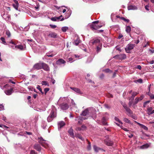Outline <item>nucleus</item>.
Instances as JSON below:
<instances>
[{
  "instance_id": "54",
  "label": "nucleus",
  "mask_w": 154,
  "mask_h": 154,
  "mask_svg": "<svg viewBox=\"0 0 154 154\" xmlns=\"http://www.w3.org/2000/svg\"><path fill=\"white\" fill-rule=\"evenodd\" d=\"M47 56H48L49 57H53L54 55H55V54H49V53H47Z\"/></svg>"
},
{
  "instance_id": "19",
  "label": "nucleus",
  "mask_w": 154,
  "mask_h": 154,
  "mask_svg": "<svg viewBox=\"0 0 154 154\" xmlns=\"http://www.w3.org/2000/svg\"><path fill=\"white\" fill-rule=\"evenodd\" d=\"M68 132L71 137L74 138V135L73 133V130L72 129V128H70L68 130Z\"/></svg>"
},
{
  "instance_id": "35",
  "label": "nucleus",
  "mask_w": 154,
  "mask_h": 154,
  "mask_svg": "<svg viewBox=\"0 0 154 154\" xmlns=\"http://www.w3.org/2000/svg\"><path fill=\"white\" fill-rule=\"evenodd\" d=\"M102 123L103 124L106 125L107 124V123L106 122V120L104 117H103L102 119Z\"/></svg>"
},
{
  "instance_id": "8",
  "label": "nucleus",
  "mask_w": 154,
  "mask_h": 154,
  "mask_svg": "<svg viewBox=\"0 0 154 154\" xmlns=\"http://www.w3.org/2000/svg\"><path fill=\"white\" fill-rule=\"evenodd\" d=\"M66 101L68 103H71V104L70 105V106H72V107H75V104L74 102V101L73 99H72L70 98H69L68 97H66Z\"/></svg>"
},
{
  "instance_id": "40",
  "label": "nucleus",
  "mask_w": 154,
  "mask_h": 154,
  "mask_svg": "<svg viewBox=\"0 0 154 154\" xmlns=\"http://www.w3.org/2000/svg\"><path fill=\"white\" fill-rule=\"evenodd\" d=\"M115 119L116 121L118 122H119L122 125L123 124V123L117 117H115Z\"/></svg>"
},
{
  "instance_id": "1",
  "label": "nucleus",
  "mask_w": 154,
  "mask_h": 154,
  "mask_svg": "<svg viewBox=\"0 0 154 154\" xmlns=\"http://www.w3.org/2000/svg\"><path fill=\"white\" fill-rule=\"evenodd\" d=\"M96 110L94 108L92 107L89 108L82 111L81 115L83 116L90 115L93 119H95L96 117Z\"/></svg>"
},
{
  "instance_id": "59",
  "label": "nucleus",
  "mask_w": 154,
  "mask_h": 154,
  "mask_svg": "<svg viewBox=\"0 0 154 154\" xmlns=\"http://www.w3.org/2000/svg\"><path fill=\"white\" fill-rule=\"evenodd\" d=\"M4 109V106L2 105H0V111L3 110Z\"/></svg>"
},
{
  "instance_id": "42",
  "label": "nucleus",
  "mask_w": 154,
  "mask_h": 154,
  "mask_svg": "<svg viewBox=\"0 0 154 154\" xmlns=\"http://www.w3.org/2000/svg\"><path fill=\"white\" fill-rule=\"evenodd\" d=\"M6 34L8 36V37H10L11 36V33L9 30L6 31Z\"/></svg>"
},
{
  "instance_id": "34",
  "label": "nucleus",
  "mask_w": 154,
  "mask_h": 154,
  "mask_svg": "<svg viewBox=\"0 0 154 154\" xmlns=\"http://www.w3.org/2000/svg\"><path fill=\"white\" fill-rule=\"evenodd\" d=\"M68 29V27L67 26H64L62 27L61 28L63 32H65Z\"/></svg>"
},
{
  "instance_id": "29",
  "label": "nucleus",
  "mask_w": 154,
  "mask_h": 154,
  "mask_svg": "<svg viewBox=\"0 0 154 154\" xmlns=\"http://www.w3.org/2000/svg\"><path fill=\"white\" fill-rule=\"evenodd\" d=\"M102 45H99L97 47V53L100 52L101 49Z\"/></svg>"
},
{
  "instance_id": "45",
  "label": "nucleus",
  "mask_w": 154,
  "mask_h": 154,
  "mask_svg": "<svg viewBox=\"0 0 154 154\" xmlns=\"http://www.w3.org/2000/svg\"><path fill=\"white\" fill-rule=\"evenodd\" d=\"M141 128L143 129L144 130H148V128L145 126L143 125H142L141 126Z\"/></svg>"
},
{
  "instance_id": "44",
  "label": "nucleus",
  "mask_w": 154,
  "mask_h": 154,
  "mask_svg": "<svg viewBox=\"0 0 154 154\" xmlns=\"http://www.w3.org/2000/svg\"><path fill=\"white\" fill-rule=\"evenodd\" d=\"M150 102V101H147L143 103V107H145L146 106L147 104L149 103Z\"/></svg>"
},
{
  "instance_id": "27",
  "label": "nucleus",
  "mask_w": 154,
  "mask_h": 154,
  "mask_svg": "<svg viewBox=\"0 0 154 154\" xmlns=\"http://www.w3.org/2000/svg\"><path fill=\"white\" fill-rule=\"evenodd\" d=\"M16 48L19 49L20 50H22L23 49V47L21 45H18L15 46Z\"/></svg>"
},
{
  "instance_id": "10",
  "label": "nucleus",
  "mask_w": 154,
  "mask_h": 154,
  "mask_svg": "<svg viewBox=\"0 0 154 154\" xmlns=\"http://www.w3.org/2000/svg\"><path fill=\"white\" fill-rule=\"evenodd\" d=\"M14 91L13 90V89L11 88L10 89H6L5 90V93L7 95H10L11 93L14 92Z\"/></svg>"
},
{
  "instance_id": "64",
  "label": "nucleus",
  "mask_w": 154,
  "mask_h": 154,
  "mask_svg": "<svg viewBox=\"0 0 154 154\" xmlns=\"http://www.w3.org/2000/svg\"><path fill=\"white\" fill-rule=\"evenodd\" d=\"M137 68L139 69L140 70L141 69V66L140 65H137Z\"/></svg>"
},
{
  "instance_id": "52",
  "label": "nucleus",
  "mask_w": 154,
  "mask_h": 154,
  "mask_svg": "<svg viewBox=\"0 0 154 154\" xmlns=\"http://www.w3.org/2000/svg\"><path fill=\"white\" fill-rule=\"evenodd\" d=\"M144 98V96L143 95H141L140 97L138 98V99L139 100H138L140 101L142 100Z\"/></svg>"
},
{
  "instance_id": "43",
  "label": "nucleus",
  "mask_w": 154,
  "mask_h": 154,
  "mask_svg": "<svg viewBox=\"0 0 154 154\" xmlns=\"http://www.w3.org/2000/svg\"><path fill=\"white\" fill-rule=\"evenodd\" d=\"M87 149L88 150H90L91 149V143L89 142L88 141V144L87 147Z\"/></svg>"
},
{
  "instance_id": "16",
  "label": "nucleus",
  "mask_w": 154,
  "mask_h": 154,
  "mask_svg": "<svg viewBox=\"0 0 154 154\" xmlns=\"http://www.w3.org/2000/svg\"><path fill=\"white\" fill-rule=\"evenodd\" d=\"M34 149L38 151H40L41 149V147L38 144H35L34 145Z\"/></svg>"
},
{
  "instance_id": "6",
  "label": "nucleus",
  "mask_w": 154,
  "mask_h": 154,
  "mask_svg": "<svg viewBox=\"0 0 154 154\" xmlns=\"http://www.w3.org/2000/svg\"><path fill=\"white\" fill-rule=\"evenodd\" d=\"M55 117V111L54 110L52 109L51 111L50 115L47 118L48 122H51L53 118Z\"/></svg>"
},
{
  "instance_id": "4",
  "label": "nucleus",
  "mask_w": 154,
  "mask_h": 154,
  "mask_svg": "<svg viewBox=\"0 0 154 154\" xmlns=\"http://www.w3.org/2000/svg\"><path fill=\"white\" fill-rule=\"evenodd\" d=\"M135 47V45L129 43L128 44L125 48L126 52L128 53L130 52V51L133 49Z\"/></svg>"
},
{
  "instance_id": "14",
  "label": "nucleus",
  "mask_w": 154,
  "mask_h": 154,
  "mask_svg": "<svg viewBox=\"0 0 154 154\" xmlns=\"http://www.w3.org/2000/svg\"><path fill=\"white\" fill-rule=\"evenodd\" d=\"M42 68L46 71H48L49 70V67L45 63H42Z\"/></svg>"
},
{
  "instance_id": "51",
  "label": "nucleus",
  "mask_w": 154,
  "mask_h": 154,
  "mask_svg": "<svg viewBox=\"0 0 154 154\" xmlns=\"http://www.w3.org/2000/svg\"><path fill=\"white\" fill-rule=\"evenodd\" d=\"M120 127L124 130L125 131H129L126 128H125L124 127H123L122 126V125H121V126H120Z\"/></svg>"
},
{
  "instance_id": "63",
  "label": "nucleus",
  "mask_w": 154,
  "mask_h": 154,
  "mask_svg": "<svg viewBox=\"0 0 154 154\" xmlns=\"http://www.w3.org/2000/svg\"><path fill=\"white\" fill-rule=\"evenodd\" d=\"M123 36L121 34H120L118 36V38L119 39H120V38H121Z\"/></svg>"
},
{
  "instance_id": "62",
  "label": "nucleus",
  "mask_w": 154,
  "mask_h": 154,
  "mask_svg": "<svg viewBox=\"0 0 154 154\" xmlns=\"http://www.w3.org/2000/svg\"><path fill=\"white\" fill-rule=\"evenodd\" d=\"M81 128L82 129V131H83L86 128V127L84 125H82L81 127Z\"/></svg>"
},
{
  "instance_id": "33",
  "label": "nucleus",
  "mask_w": 154,
  "mask_h": 154,
  "mask_svg": "<svg viewBox=\"0 0 154 154\" xmlns=\"http://www.w3.org/2000/svg\"><path fill=\"white\" fill-rule=\"evenodd\" d=\"M147 94L152 99H154V95L151 94L149 92H148Z\"/></svg>"
},
{
  "instance_id": "39",
  "label": "nucleus",
  "mask_w": 154,
  "mask_h": 154,
  "mask_svg": "<svg viewBox=\"0 0 154 154\" xmlns=\"http://www.w3.org/2000/svg\"><path fill=\"white\" fill-rule=\"evenodd\" d=\"M28 89L29 91H34L35 92H37L36 90L34 88V87H28Z\"/></svg>"
},
{
  "instance_id": "61",
  "label": "nucleus",
  "mask_w": 154,
  "mask_h": 154,
  "mask_svg": "<svg viewBox=\"0 0 154 154\" xmlns=\"http://www.w3.org/2000/svg\"><path fill=\"white\" fill-rule=\"evenodd\" d=\"M62 17V15H61L59 17H57V21H59V20H60L61 18Z\"/></svg>"
},
{
  "instance_id": "38",
  "label": "nucleus",
  "mask_w": 154,
  "mask_h": 154,
  "mask_svg": "<svg viewBox=\"0 0 154 154\" xmlns=\"http://www.w3.org/2000/svg\"><path fill=\"white\" fill-rule=\"evenodd\" d=\"M66 60L68 62H70V63L74 61L73 58L72 57H69L67 58Z\"/></svg>"
},
{
  "instance_id": "56",
  "label": "nucleus",
  "mask_w": 154,
  "mask_h": 154,
  "mask_svg": "<svg viewBox=\"0 0 154 154\" xmlns=\"http://www.w3.org/2000/svg\"><path fill=\"white\" fill-rule=\"evenodd\" d=\"M30 154H37L34 150H32L30 152Z\"/></svg>"
},
{
  "instance_id": "41",
  "label": "nucleus",
  "mask_w": 154,
  "mask_h": 154,
  "mask_svg": "<svg viewBox=\"0 0 154 154\" xmlns=\"http://www.w3.org/2000/svg\"><path fill=\"white\" fill-rule=\"evenodd\" d=\"M121 19L124 21L126 22L127 23H128L129 22V20L128 19H126L124 17H121Z\"/></svg>"
},
{
  "instance_id": "49",
  "label": "nucleus",
  "mask_w": 154,
  "mask_h": 154,
  "mask_svg": "<svg viewBox=\"0 0 154 154\" xmlns=\"http://www.w3.org/2000/svg\"><path fill=\"white\" fill-rule=\"evenodd\" d=\"M49 90V88H47L44 89V91L45 92V94H46L47 92Z\"/></svg>"
},
{
  "instance_id": "25",
  "label": "nucleus",
  "mask_w": 154,
  "mask_h": 154,
  "mask_svg": "<svg viewBox=\"0 0 154 154\" xmlns=\"http://www.w3.org/2000/svg\"><path fill=\"white\" fill-rule=\"evenodd\" d=\"M41 84L42 85H44V86H49V84L48 83V82L46 81H43L42 82Z\"/></svg>"
},
{
  "instance_id": "53",
  "label": "nucleus",
  "mask_w": 154,
  "mask_h": 154,
  "mask_svg": "<svg viewBox=\"0 0 154 154\" xmlns=\"http://www.w3.org/2000/svg\"><path fill=\"white\" fill-rule=\"evenodd\" d=\"M0 127H2V128H8V127L7 126L5 125H0Z\"/></svg>"
},
{
  "instance_id": "28",
  "label": "nucleus",
  "mask_w": 154,
  "mask_h": 154,
  "mask_svg": "<svg viewBox=\"0 0 154 154\" xmlns=\"http://www.w3.org/2000/svg\"><path fill=\"white\" fill-rule=\"evenodd\" d=\"M0 40L1 41V42L4 44V45H7V44L6 43V42L5 41V39L3 37H2L0 38Z\"/></svg>"
},
{
  "instance_id": "5",
  "label": "nucleus",
  "mask_w": 154,
  "mask_h": 154,
  "mask_svg": "<svg viewBox=\"0 0 154 154\" xmlns=\"http://www.w3.org/2000/svg\"><path fill=\"white\" fill-rule=\"evenodd\" d=\"M114 57L116 59L122 60L125 59L126 57V56L125 54H121L117 55L115 56Z\"/></svg>"
},
{
  "instance_id": "3",
  "label": "nucleus",
  "mask_w": 154,
  "mask_h": 154,
  "mask_svg": "<svg viewBox=\"0 0 154 154\" xmlns=\"http://www.w3.org/2000/svg\"><path fill=\"white\" fill-rule=\"evenodd\" d=\"M121 104L127 112V115H128V116H131V115L133 113V112L128 107L127 105L125 103H122Z\"/></svg>"
},
{
  "instance_id": "47",
  "label": "nucleus",
  "mask_w": 154,
  "mask_h": 154,
  "mask_svg": "<svg viewBox=\"0 0 154 154\" xmlns=\"http://www.w3.org/2000/svg\"><path fill=\"white\" fill-rule=\"evenodd\" d=\"M51 20L54 21H57V17H52L51 18Z\"/></svg>"
},
{
  "instance_id": "7",
  "label": "nucleus",
  "mask_w": 154,
  "mask_h": 154,
  "mask_svg": "<svg viewBox=\"0 0 154 154\" xmlns=\"http://www.w3.org/2000/svg\"><path fill=\"white\" fill-rule=\"evenodd\" d=\"M102 25H98L95 24H92L90 25L91 28L93 30H96L101 28Z\"/></svg>"
},
{
  "instance_id": "37",
  "label": "nucleus",
  "mask_w": 154,
  "mask_h": 154,
  "mask_svg": "<svg viewBox=\"0 0 154 154\" xmlns=\"http://www.w3.org/2000/svg\"><path fill=\"white\" fill-rule=\"evenodd\" d=\"M123 120L126 123H129V124H131V122L127 118H124Z\"/></svg>"
},
{
  "instance_id": "11",
  "label": "nucleus",
  "mask_w": 154,
  "mask_h": 154,
  "mask_svg": "<svg viewBox=\"0 0 154 154\" xmlns=\"http://www.w3.org/2000/svg\"><path fill=\"white\" fill-rule=\"evenodd\" d=\"M91 42L92 43L93 45H96L98 44L99 45H101L100 43V40L99 39H96L94 41L91 40Z\"/></svg>"
},
{
  "instance_id": "55",
  "label": "nucleus",
  "mask_w": 154,
  "mask_h": 154,
  "mask_svg": "<svg viewBox=\"0 0 154 154\" xmlns=\"http://www.w3.org/2000/svg\"><path fill=\"white\" fill-rule=\"evenodd\" d=\"M136 81L139 83H142L143 82V80L141 79H140L137 80Z\"/></svg>"
},
{
  "instance_id": "46",
  "label": "nucleus",
  "mask_w": 154,
  "mask_h": 154,
  "mask_svg": "<svg viewBox=\"0 0 154 154\" xmlns=\"http://www.w3.org/2000/svg\"><path fill=\"white\" fill-rule=\"evenodd\" d=\"M104 71L106 72H112L109 69H106L104 70Z\"/></svg>"
},
{
  "instance_id": "21",
  "label": "nucleus",
  "mask_w": 154,
  "mask_h": 154,
  "mask_svg": "<svg viewBox=\"0 0 154 154\" xmlns=\"http://www.w3.org/2000/svg\"><path fill=\"white\" fill-rule=\"evenodd\" d=\"M137 8L134 5H129L128 7V9L129 10H137Z\"/></svg>"
},
{
  "instance_id": "18",
  "label": "nucleus",
  "mask_w": 154,
  "mask_h": 154,
  "mask_svg": "<svg viewBox=\"0 0 154 154\" xmlns=\"http://www.w3.org/2000/svg\"><path fill=\"white\" fill-rule=\"evenodd\" d=\"M49 37L53 38H55L56 37L57 34L55 32H50L48 35Z\"/></svg>"
},
{
  "instance_id": "2",
  "label": "nucleus",
  "mask_w": 154,
  "mask_h": 154,
  "mask_svg": "<svg viewBox=\"0 0 154 154\" xmlns=\"http://www.w3.org/2000/svg\"><path fill=\"white\" fill-rule=\"evenodd\" d=\"M37 140L38 142L44 147L47 148L48 146L49 142L45 140L42 137H38Z\"/></svg>"
},
{
  "instance_id": "32",
  "label": "nucleus",
  "mask_w": 154,
  "mask_h": 154,
  "mask_svg": "<svg viewBox=\"0 0 154 154\" xmlns=\"http://www.w3.org/2000/svg\"><path fill=\"white\" fill-rule=\"evenodd\" d=\"M79 42V38H78L76 40H75L73 43L75 45H78Z\"/></svg>"
},
{
  "instance_id": "50",
  "label": "nucleus",
  "mask_w": 154,
  "mask_h": 154,
  "mask_svg": "<svg viewBox=\"0 0 154 154\" xmlns=\"http://www.w3.org/2000/svg\"><path fill=\"white\" fill-rule=\"evenodd\" d=\"M50 26L52 29H54L57 27V26L54 25L50 24Z\"/></svg>"
},
{
  "instance_id": "36",
  "label": "nucleus",
  "mask_w": 154,
  "mask_h": 154,
  "mask_svg": "<svg viewBox=\"0 0 154 154\" xmlns=\"http://www.w3.org/2000/svg\"><path fill=\"white\" fill-rule=\"evenodd\" d=\"M93 148L94 151L96 152H97L98 151V150L100 149L96 145H94L93 146Z\"/></svg>"
},
{
  "instance_id": "22",
  "label": "nucleus",
  "mask_w": 154,
  "mask_h": 154,
  "mask_svg": "<svg viewBox=\"0 0 154 154\" xmlns=\"http://www.w3.org/2000/svg\"><path fill=\"white\" fill-rule=\"evenodd\" d=\"M66 62L64 60L62 59H59L57 62V64H63L65 63Z\"/></svg>"
},
{
  "instance_id": "15",
  "label": "nucleus",
  "mask_w": 154,
  "mask_h": 154,
  "mask_svg": "<svg viewBox=\"0 0 154 154\" xmlns=\"http://www.w3.org/2000/svg\"><path fill=\"white\" fill-rule=\"evenodd\" d=\"M14 2L15 3L14 4H13V7L16 10H18V8L19 5V3L16 0H14Z\"/></svg>"
},
{
  "instance_id": "23",
  "label": "nucleus",
  "mask_w": 154,
  "mask_h": 154,
  "mask_svg": "<svg viewBox=\"0 0 154 154\" xmlns=\"http://www.w3.org/2000/svg\"><path fill=\"white\" fill-rule=\"evenodd\" d=\"M138 93L136 92H134L132 94V96L131 97V100L132 101L134 100V97L135 96L138 94Z\"/></svg>"
},
{
  "instance_id": "13",
  "label": "nucleus",
  "mask_w": 154,
  "mask_h": 154,
  "mask_svg": "<svg viewBox=\"0 0 154 154\" xmlns=\"http://www.w3.org/2000/svg\"><path fill=\"white\" fill-rule=\"evenodd\" d=\"M70 88L75 92L79 94L82 93V92L77 87H70Z\"/></svg>"
},
{
  "instance_id": "48",
  "label": "nucleus",
  "mask_w": 154,
  "mask_h": 154,
  "mask_svg": "<svg viewBox=\"0 0 154 154\" xmlns=\"http://www.w3.org/2000/svg\"><path fill=\"white\" fill-rule=\"evenodd\" d=\"M138 98L137 97L135 99L134 101V104H137L138 102L139 101V100H139L138 99Z\"/></svg>"
},
{
  "instance_id": "58",
  "label": "nucleus",
  "mask_w": 154,
  "mask_h": 154,
  "mask_svg": "<svg viewBox=\"0 0 154 154\" xmlns=\"http://www.w3.org/2000/svg\"><path fill=\"white\" fill-rule=\"evenodd\" d=\"M76 130L79 131H81L82 130V129L81 128V127H78L76 128Z\"/></svg>"
},
{
  "instance_id": "57",
  "label": "nucleus",
  "mask_w": 154,
  "mask_h": 154,
  "mask_svg": "<svg viewBox=\"0 0 154 154\" xmlns=\"http://www.w3.org/2000/svg\"><path fill=\"white\" fill-rule=\"evenodd\" d=\"M76 137H77L79 138V139L81 140H83V139L82 138V137L81 136L79 135H78L77 136H76Z\"/></svg>"
},
{
  "instance_id": "26",
  "label": "nucleus",
  "mask_w": 154,
  "mask_h": 154,
  "mask_svg": "<svg viewBox=\"0 0 154 154\" xmlns=\"http://www.w3.org/2000/svg\"><path fill=\"white\" fill-rule=\"evenodd\" d=\"M152 107H148L147 109V114L149 115H150V113L152 112Z\"/></svg>"
},
{
  "instance_id": "12",
  "label": "nucleus",
  "mask_w": 154,
  "mask_h": 154,
  "mask_svg": "<svg viewBox=\"0 0 154 154\" xmlns=\"http://www.w3.org/2000/svg\"><path fill=\"white\" fill-rule=\"evenodd\" d=\"M42 63H36L33 66L34 69H41L42 68Z\"/></svg>"
},
{
  "instance_id": "9",
  "label": "nucleus",
  "mask_w": 154,
  "mask_h": 154,
  "mask_svg": "<svg viewBox=\"0 0 154 154\" xmlns=\"http://www.w3.org/2000/svg\"><path fill=\"white\" fill-rule=\"evenodd\" d=\"M69 107L68 105L66 103H63L60 105L61 109L63 110H66Z\"/></svg>"
},
{
  "instance_id": "31",
  "label": "nucleus",
  "mask_w": 154,
  "mask_h": 154,
  "mask_svg": "<svg viewBox=\"0 0 154 154\" xmlns=\"http://www.w3.org/2000/svg\"><path fill=\"white\" fill-rule=\"evenodd\" d=\"M77 118H78V119L79 120L82 121L87 119V118L85 117H81V116H79Z\"/></svg>"
},
{
  "instance_id": "20",
  "label": "nucleus",
  "mask_w": 154,
  "mask_h": 154,
  "mask_svg": "<svg viewBox=\"0 0 154 154\" xmlns=\"http://www.w3.org/2000/svg\"><path fill=\"white\" fill-rule=\"evenodd\" d=\"M59 129L61 128L65 125V123L63 121H60L58 123Z\"/></svg>"
},
{
  "instance_id": "30",
  "label": "nucleus",
  "mask_w": 154,
  "mask_h": 154,
  "mask_svg": "<svg viewBox=\"0 0 154 154\" xmlns=\"http://www.w3.org/2000/svg\"><path fill=\"white\" fill-rule=\"evenodd\" d=\"M131 30V28L130 26H127L126 27V31L128 33L130 32Z\"/></svg>"
},
{
  "instance_id": "24",
  "label": "nucleus",
  "mask_w": 154,
  "mask_h": 154,
  "mask_svg": "<svg viewBox=\"0 0 154 154\" xmlns=\"http://www.w3.org/2000/svg\"><path fill=\"white\" fill-rule=\"evenodd\" d=\"M105 143L106 145L109 146H111L113 144L112 142L109 140L107 141H105Z\"/></svg>"
},
{
  "instance_id": "60",
  "label": "nucleus",
  "mask_w": 154,
  "mask_h": 154,
  "mask_svg": "<svg viewBox=\"0 0 154 154\" xmlns=\"http://www.w3.org/2000/svg\"><path fill=\"white\" fill-rule=\"evenodd\" d=\"M37 88L40 91V92H41L42 94H44L43 92L42 91V89H41L40 87H37Z\"/></svg>"
},
{
  "instance_id": "17",
  "label": "nucleus",
  "mask_w": 154,
  "mask_h": 154,
  "mask_svg": "<svg viewBox=\"0 0 154 154\" xmlns=\"http://www.w3.org/2000/svg\"><path fill=\"white\" fill-rule=\"evenodd\" d=\"M149 146V145L148 143H146L139 146V148L141 149H145L148 148Z\"/></svg>"
}]
</instances>
